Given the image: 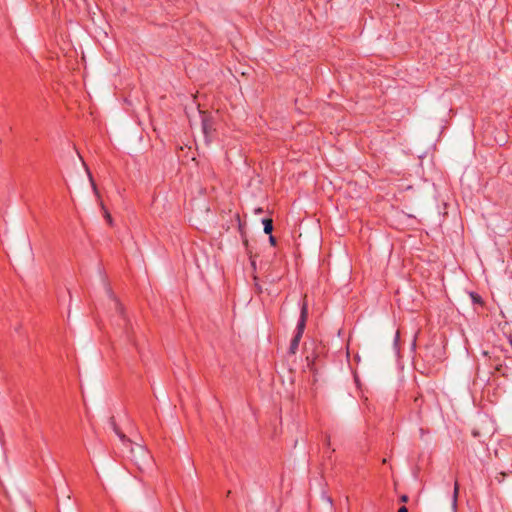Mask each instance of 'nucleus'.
<instances>
[{
    "label": "nucleus",
    "mask_w": 512,
    "mask_h": 512,
    "mask_svg": "<svg viewBox=\"0 0 512 512\" xmlns=\"http://www.w3.org/2000/svg\"><path fill=\"white\" fill-rule=\"evenodd\" d=\"M307 318H308V305L304 301L301 305L300 317H299V320H298V323L296 326L295 334H294L293 338L291 339L289 349H288V353L291 355L296 354V352L298 351L299 343H300V340L303 336V333H304V330L306 327Z\"/></svg>",
    "instance_id": "1"
},
{
    "label": "nucleus",
    "mask_w": 512,
    "mask_h": 512,
    "mask_svg": "<svg viewBox=\"0 0 512 512\" xmlns=\"http://www.w3.org/2000/svg\"><path fill=\"white\" fill-rule=\"evenodd\" d=\"M262 223L264 225V232L266 234H271L273 231V220L271 218H265Z\"/></svg>",
    "instance_id": "2"
},
{
    "label": "nucleus",
    "mask_w": 512,
    "mask_h": 512,
    "mask_svg": "<svg viewBox=\"0 0 512 512\" xmlns=\"http://www.w3.org/2000/svg\"><path fill=\"white\" fill-rule=\"evenodd\" d=\"M495 369L505 378H508L511 375V369H509L507 366L504 367L502 364L497 365Z\"/></svg>",
    "instance_id": "3"
},
{
    "label": "nucleus",
    "mask_w": 512,
    "mask_h": 512,
    "mask_svg": "<svg viewBox=\"0 0 512 512\" xmlns=\"http://www.w3.org/2000/svg\"><path fill=\"white\" fill-rule=\"evenodd\" d=\"M414 403L416 405V407L418 408V414H423L424 413V409H423V403H424V400L422 398V396H419V397H416L415 400H414Z\"/></svg>",
    "instance_id": "4"
},
{
    "label": "nucleus",
    "mask_w": 512,
    "mask_h": 512,
    "mask_svg": "<svg viewBox=\"0 0 512 512\" xmlns=\"http://www.w3.org/2000/svg\"><path fill=\"white\" fill-rule=\"evenodd\" d=\"M458 492H459V484H458L457 481H455V483H454V492H453V505L454 506H456Z\"/></svg>",
    "instance_id": "5"
},
{
    "label": "nucleus",
    "mask_w": 512,
    "mask_h": 512,
    "mask_svg": "<svg viewBox=\"0 0 512 512\" xmlns=\"http://www.w3.org/2000/svg\"><path fill=\"white\" fill-rule=\"evenodd\" d=\"M114 431L116 432V434L119 436L120 440L124 443V442H130V440L123 434L121 433L117 427L115 426L114 427Z\"/></svg>",
    "instance_id": "6"
},
{
    "label": "nucleus",
    "mask_w": 512,
    "mask_h": 512,
    "mask_svg": "<svg viewBox=\"0 0 512 512\" xmlns=\"http://www.w3.org/2000/svg\"><path fill=\"white\" fill-rule=\"evenodd\" d=\"M471 297L474 303H482L481 297L476 293H471Z\"/></svg>",
    "instance_id": "7"
},
{
    "label": "nucleus",
    "mask_w": 512,
    "mask_h": 512,
    "mask_svg": "<svg viewBox=\"0 0 512 512\" xmlns=\"http://www.w3.org/2000/svg\"><path fill=\"white\" fill-rule=\"evenodd\" d=\"M115 304H116V308L118 309V311L123 314V307L122 305L119 303L118 300H115Z\"/></svg>",
    "instance_id": "8"
},
{
    "label": "nucleus",
    "mask_w": 512,
    "mask_h": 512,
    "mask_svg": "<svg viewBox=\"0 0 512 512\" xmlns=\"http://www.w3.org/2000/svg\"><path fill=\"white\" fill-rule=\"evenodd\" d=\"M105 217L108 221V223L111 225L112 224V217L110 215V213L108 211H105Z\"/></svg>",
    "instance_id": "9"
},
{
    "label": "nucleus",
    "mask_w": 512,
    "mask_h": 512,
    "mask_svg": "<svg viewBox=\"0 0 512 512\" xmlns=\"http://www.w3.org/2000/svg\"><path fill=\"white\" fill-rule=\"evenodd\" d=\"M269 235H270V237H269V241H270V243H271L272 245H275V243H276V239H275V237H274V236H272L271 234H269Z\"/></svg>",
    "instance_id": "10"
},
{
    "label": "nucleus",
    "mask_w": 512,
    "mask_h": 512,
    "mask_svg": "<svg viewBox=\"0 0 512 512\" xmlns=\"http://www.w3.org/2000/svg\"><path fill=\"white\" fill-rule=\"evenodd\" d=\"M400 501H401V502H407V501H408V496H407V495H402V496L400 497Z\"/></svg>",
    "instance_id": "11"
},
{
    "label": "nucleus",
    "mask_w": 512,
    "mask_h": 512,
    "mask_svg": "<svg viewBox=\"0 0 512 512\" xmlns=\"http://www.w3.org/2000/svg\"><path fill=\"white\" fill-rule=\"evenodd\" d=\"M398 512H408V509L405 506H402L398 509Z\"/></svg>",
    "instance_id": "12"
},
{
    "label": "nucleus",
    "mask_w": 512,
    "mask_h": 512,
    "mask_svg": "<svg viewBox=\"0 0 512 512\" xmlns=\"http://www.w3.org/2000/svg\"><path fill=\"white\" fill-rule=\"evenodd\" d=\"M255 212H256V213H262V212H263V210H262L261 208H258V209H256V210H255Z\"/></svg>",
    "instance_id": "13"
},
{
    "label": "nucleus",
    "mask_w": 512,
    "mask_h": 512,
    "mask_svg": "<svg viewBox=\"0 0 512 512\" xmlns=\"http://www.w3.org/2000/svg\"><path fill=\"white\" fill-rule=\"evenodd\" d=\"M398 339H399V333L396 334L395 341H397Z\"/></svg>",
    "instance_id": "14"
},
{
    "label": "nucleus",
    "mask_w": 512,
    "mask_h": 512,
    "mask_svg": "<svg viewBox=\"0 0 512 512\" xmlns=\"http://www.w3.org/2000/svg\"><path fill=\"white\" fill-rule=\"evenodd\" d=\"M93 189L96 190V185L92 182Z\"/></svg>",
    "instance_id": "15"
},
{
    "label": "nucleus",
    "mask_w": 512,
    "mask_h": 512,
    "mask_svg": "<svg viewBox=\"0 0 512 512\" xmlns=\"http://www.w3.org/2000/svg\"><path fill=\"white\" fill-rule=\"evenodd\" d=\"M509 343H510V344H511V346H512V337L509 339Z\"/></svg>",
    "instance_id": "16"
}]
</instances>
